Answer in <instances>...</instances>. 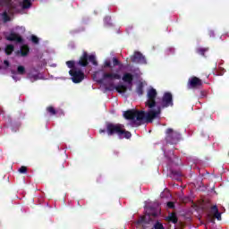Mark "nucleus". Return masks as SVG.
Masks as SVG:
<instances>
[{"mask_svg":"<svg viewBox=\"0 0 229 229\" xmlns=\"http://www.w3.org/2000/svg\"><path fill=\"white\" fill-rule=\"evenodd\" d=\"M147 96V113H144L143 111L130 110L123 114V117L131 121V124L132 126H139L144 119L150 122L160 115V106L155 102V98H157V89L153 88L148 89Z\"/></svg>","mask_w":229,"mask_h":229,"instance_id":"nucleus-1","label":"nucleus"},{"mask_svg":"<svg viewBox=\"0 0 229 229\" xmlns=\"http://www.w3.org/2000/svg\"><path fill=\"white\" fill-rule=\"evenodd\" d=\"M107 69H109V72H105L103 73L102 81H105L107 85L114 86V81H115V80H121V74L119 72H114L112 64L108 59L104 62L102 71H107Z\"/></svg>","mask_w":229,"mask_h":229,"instance_id":"nucleus-2","label":"nucleus"},{"mask_svg":"<svg viewBox=\"0 0 229 229\" xmlns=\"http://www.w3.org/2000/svg\"><path fill=\"white\" fill-rule=\"evenodd\" d=\"M106 131L108 135H118L119 139H130L131 132L124 130L121 124L107 123Z\"/></svg>","mask_w":229,"mask_h":229,"instance_id":"nucleus-3","label":"nucleus"},{"mask_svg":"<svg viewBox=\"0 0 229 229\" xmlns=\"http://www.w3.org/2000/svg\"><path fill=\"white\" fill-rule=\"evenodd\" d=\"M0 3L3 6H7L8 12L3 13V19L4 22L10 21V16L8 13H13L12 10H15V12H19L15 4H17V0H0Z\"/></svg>","mask_w":229,"mask_h":229,"instance_id":"nucleus-4","label":"nucleus"},{"mask_svg":"<svg viewBox=\"0 0 229 229\" xmlns=\"http://www.w3.org/2000/svg\"><path fill=\"white\" fill-rule=\"evenodd\" d=\"M122 80L124 83L127 84V86H116L115 90H117L119 94H124L127 89L131 90V81H133V75H131V73H124Z\"/></svg>","mask_w":229,"mask_h":229,"instance_id":"nucleus-5","label":"nucleus"},{"mask_svg":"<svg viewBox=\"0 0 229 229\" xmlns=\"http://www.w3.org/2000/svg\"><path fill=\"white\" fill-rule=\"evenodd\" d=\"M69 74L72 76V81L73 83H81L85 80V74L80 71L73 68L69 71Z\"/></svg>","mask_w":229,"mask_h":229,"instance_id":"nucleus-6","label":"nucleus"},{"mask_svg":"<svg viewBox=\"0 0 229 229\" xmlns=\"http://www.w3.org/2000/svg\"><path fill=\"white\" fill-rule=\"evenodd\" d=\"M88 60L93 64V65H98V62H96V56L94 55H87V53H84L79 61V65H82L85 67L88 65Z\"/></svg>","mask_w":229,"mask_h":229,"instance_id":"nucleus-7","label":"nucleus"},{"mask_svg":"<svg viewBox=\"0 0 229 229\" xmlns=\"http://www.w3.org/2000/svg\"><path fill=\"white\" fill-rule=\"evenodd\" d=\"M161 106L163 108H165L167 106H173V95H171V93H165L162 99Z\"/></svg>","mask_w":229,"mask_h":229,"instance_id":"nucleus-8","label":"nucleus"},{"mask_svg":"<svg viewBox=\"0 0 229 229\" xmlns=\"http://www.w3.org/2000/svg\"><path fill=\"white\" fill-rule=\"evenodd\" d=\"M214 217H216L218 221H221V214L219 213V210L217 209V207L214 206L211 208V215L208 216V221L211 223H214Z\"/></svg>","mask_w":229,"mask_h":229,"instance_id":"nucleus-9","label":"nucleus"},{"mask_svg":"<svg viewBox=\"0 0 229 229\" xmlns=\"http://www.w3.org/2000/svg\"><path fill=\"white\" fill-rule=\"evenodd\" d=\"M26 72V68H24V66H18L17 68V72H13V78L15 80V81H17L18 80H21L20 76H22V74H24Z\"/></svg>","mask_w":229,"mask_h":229,"instance_id":"nucleus-10","label":"nucleus"},{"mask_svg":"<svg viewBox=\"0 0 229 229\" xmlns=\"http://www.w3.org/2000/svg\"><path fill=\"white\" fill-rule=\"evenodd\" d=\"M201 85V80L197 77L191 78L188 82L189 89H194L195 87H199Z\"/></svg>","mask_w":229,"mask_h":229,"instance_id":"nucleus-11","label":"nucleus"},{"mask_svg":"<svg viewBox=\"0 0 229 229\" xmlns=\"http://www.w3.org/2000/svg\"><path fill=\"white\" fill-rule=\"evenodd\" d=\"M132 62L136 64H146V58L143 57L142 54L136 52L132 56Z\"/></svg>","mask_w":229,"mask_h":229,"instance_id":"nucleus-12","label":"nucleus"},{"mask_svg":"<svg viewBox=\"0 0 229 229\" xmlns=\"http://www.w3.org/2000/svg\"><path fill=\"white\" fill-rule=\"evenodd\" d=\"M6 39L7 40H14L15 42H21V40H22L21 36H19L15 33H12V34L6 36Z\"/></svg>","mask_w":229,"mask_h":229,"instance_id":"nucleus-13","label":"nucleus"},{"mask_svg":"<svg viewBox=\"0 0 229 229\" xmlns=\"http://www.w3.org/2000/svg\"><path fill=\"white\" fill-rule=\"evenodd\" d=\"M151 219V216L149 215H145L140 220L138 221L139 225H142V223H149V220Z\"/></svg>","mask_w":229,"mask_h":229,"instance_id":"nucleus-14","label":"nucleus"},{"mask_svg":"<svg viewBox=\"0 0 229 229\" xmlns=\"http://www.w3.org/2000/svg\"><path fill=\"white\" fill-rule=\"evenodd\" d=\"M30 52V48H28V46H22L20 51V54L21 56H26L28 53Z\"/></svg>","mask_w":229,"mask_h":229,"instance_id":"nucleus-15","label":"nucleus"},{"mask_svg":"<svg viewBox=\"0 0 229 229\" xmlns=\"http://www.w3.org/2000/svg\"><path fill=\"white\" fill-rule=\"evenodd\" d=\"M21 6V8H30L31 6V1L24 0Z\"/></svg>","mask_w":229,"mask_h":229,"instance_id":"nucleus-16","label":"nucleus"},{"mask_svg":"<svg viewBox=\"0 0 229 229\" xmlns=\"http://www.w3.org/2000/svg\"><path fill=\"white\" fill-rule=\"evenodd\" d=\"M13 52V46L8 45V46L5 47V53H6V55H12Z\"/></svg>","mask_w":229,"mask_h":229,"instance_id":"nucleus-17","label":"nucleus"},{"mask_svg":"<svg viewBox=\"0 0 229 229\" xmlns=\"http://www.w3.org/2000/svg\"><path fill=\"white\" fill-rule=\"evenodd\" d=\"M28 78L30 80V81H35L36 80H38V75H33L31 73H29Z\"/></svg>","mask_w":229,"mask_h":229,"instance_id":"nucleus-18","label":"nucleus"},{"mask_svg":"<svg viewBox=\"0 0 229 229\" xmlns=\"http://www.w3.org/2000/svg\"><path fill=\"white\" fill-rule=\"evenodd\" d=\"M155 229H164V225L160 224V222H157L154 225Z\"/></svg>","mask_w":229,"mask_h":229,"instance_id":"nucleus-19","label":"nucleus"},{"mask_svg":"<svg viewBox=\"0 0 229 229\" xmlns=\"http://www.w3.org/2000/svg\"><path fill=\"white\" fill-rule=\"evenodd\" d=\"M137 92L139 96H142V84H140L137 88Z\"/></svg>","mask_w":229,"mask_h":229,"instance_id":"nucleus-20","label":"nucleus"},{"mask_svg":"<svg viewBox=\"0 0 229 229\" xmlns=\"http://www.w3.org/2000/svg\"><path fill=\"white\" fill-rule=\"evenodd\" d=\"M66 65L69 67V69H72V67H74V62L68 61L66 62Z\"/></svg>","mask_w":229,"mask_h":229,"instance_id":"nucleus-21","label":"nucleus"},{"mask_svg":"<svg viewBox=\"0 0 229 229\" xmlns=\"http://www.w3.org/2000/svg\"><path fill=\"white\" fill-rule=\"evenodd\" d=\"M28 171V168H26V166H21L20 169H19V173H21V174H24Z\"/></svg>","mask_w":229,"mask_h":229,"instance_id":"nucleus-22","label":"nucleus"},{"mask_svg":"<svg viewBox=\"0 0 229 229\" xmlns=\"http://www.w3.org/2000/svg\"><path fill=\"white\" fill-rule=\"evenodd\" d=\"M31 40L34 42V44H38V38L36 36H31Z\"/></svg>","mask_w":229,"mask_h":229,"instance_id":"nucleus-23","label":"nucleus"},{"mask_svg":"<svg viewBox=\"0 0 229 229\" xmlns=\"http://www.w3.org/2000/svg\"><path fill=\"white\" fill-rule=\"evenodd\" d=\"M113 64H114V66L118 65V66L121 67V63H119V61L115 58L113 59Z\"/></svg>","mask_w":229,"mask_h":229,"instance_id":"nucleus-24","label":"nucleus"},{"mask_svg":"<svg viewBox=\"0 0 229 229\" xmlns=\"http://www.w3.org/2000/svg\"><path fill=\"white\" fill-rule=\"evenodd\" d=\"M47 112H49L50 114H52V115H55V108H53V107H47Z\"/></svg>","mask_w":229,"mask_h":229,"instance_id":"nucleus-25","label":"nucleus"},{"mask_svg":"<svg viewBox=\"0 0 229 229\" xmlns=\"http://www.w3.org/2000/svg\"><path fill=\"white\" fill-rule=\"evenodd\" d=\"M166 133H167V135H171V133H172L173 135H176V132L173 131L171 129H168V130L166 131Z\"/></svg>","mask_w":229,"mask_h":229,"instance_id":"nucleus-26","label":"nucleus"},{"mask_svg":"<svg viewBox=\"0 0 229 229\" xmlns=\"http://www.w3.org/2000/svg\"><path fill=\"white\" fill-rule=\"evenodd\" d=\"M167 207H168V208H174V204L173 202H168L167 203Z\"/></svg>","mask_w":229,"mask_h":229,"instance_id":"nucleus-27","label":"nucleus"},{"mask_svg":"<svg viewBox=\"0 0 229 229\" xmlns=\"http://www.w3.org/2000/svg\"><path fill=\"white\" fill-rule=\"evenodd\" d=\"M171 221H172V223H177L178 222V220L174 216L172 217Z\"/></svg>","mask_w":229,"mask_h":229,"instance_id":"nucleus-28","label":"nucleus"},{"mask_svg":"<svg viewBox=\"0 0 229 229\" xmlns=\"http://www.w3.org/2000/svg\"><path fill=\"white\" fill-rule=\"evenodd\" d=\"M4 64L5 67H8V65H10V64L8 63V61H4Z\"/></svg>","mask_w":229,"mask_h":229,"instance_id":"nucleus-29","label":"nucleus"},{"mask_svg":"<svg viewBox=\"0 0 229 229\" xmlns=\"http://www.w3.org/2000/svg\"><path fill=\"white\" fill-rule=\"evenodd\" d=\"M107 21H110V17H106L105 18V22H106Z\"/></svg>","mask_w":229,"mask_h":229,"instance_id":"nucleus-30","label":"nucleus"},{"mask_svg":"<svg viewBox=\"0 0 229 229\" xmlns=\"http://www.w3.org/2000/svg\"><path fill=\"white\" fill-rule=\"evenodd\" d=\"M100 133H105V131H103V130H100Z\"/></svg>","mask_w":229,"mask_h":229,"instance_id":"nucleus-31","label":"nucleus"},{"mask_svg":"<svg viewBox=\"0 0 229 229\" xmlns=\"http://www.w3.org/2000/svg\"><path fill=\"white\" fill-rule=\"evenodd\" d=\"M202 51H207V49H202Z\"/></svg>","mask_w":229,"mask_h":229,"instance_id":"nucleus-32","label":"nucleus"}]
</instances>
